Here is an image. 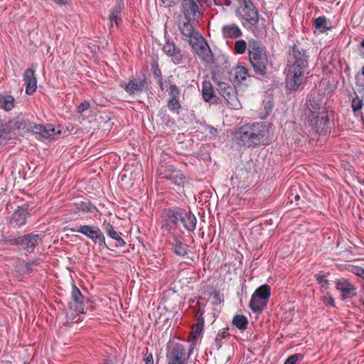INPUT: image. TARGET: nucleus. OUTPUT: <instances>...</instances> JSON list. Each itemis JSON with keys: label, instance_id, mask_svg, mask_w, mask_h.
Wrapping results in <instances>:
<instances>
[{"label": "nucleus", "instance_id": "obj_1", "mask_svg": "<svg viewBox=\"0 0 364 364\" xmlns=\"http://www.w3.org/2000/svg\"><path fill=\"white\" fill-rule=\"evenodd\" d=\"M309 58L307 50L294 44L289 50L286 68V88L289 92L297 91L305 82L309 74Z\"/></svg>", "mask_w": 364, "mask_h": 364}, {"label": "nucleus", "instance_id": "obj_2", "mask_svg": "<svg viewBox=\"0 0 364 364\" xmlns=\"http://www.w3.org/2000/svg\"><path fill=\"white\" fill-rule=\"evenodd\" d=\"M162 228L168 231L175 230L180 224L188 232H193L197 224L196 215L189 208L178 206L164 208L161 212Z\"/></svg>", "mask_w": 364, "mask_h": 364}, {"label": "nucleus", "instance_id": "obj_3", "mask_svg": "<svg viewBox=\"0 0 364 364\" xmlns=\"http://www.w3.org/2000/svg\"><path fill=\"white\" fill-rule=\"evenodd\" d=\"M268 130L262 123L245 124L233 133L238 144L253 147L264 142L267 139Z\"/></svg>", "mask_w": 364, "mask_h": 364}, {"label": "nucleus", "instance_id": "obj_4", "mask_svg": "<svg viewBox=\"0 0 364 364\" xmlns=\"http://www.w3.org/2000/svg\"><path fill=\"white\" fill-rule=\"evenodd\" d=\"M250 48V61L255 73L262 75H265L267 64V56L265 51L257 43H254Z\"/></svg>", "mask_w": 364, "mask_h": 364}, {"label": "nucleus", "instance_id": "obj_5", "mask_svg": "<svg viewBox=\"0 0 364 364\" xmlns=\"http://www.w3.org/2000/svg\"><path fill=\"white\" fill-rule=\"evenodd\" d=\"M191 350L192 348L190 349L187 355L186 348L181 343H173L169 344L166 353L167 364H187Z\"/></svg>", "mask_w": 364, "mask_h": 364}, {"label": "nucleus", "instance_id": "obj_6", "mask_svg": "<svg viewBox=\"0 0 364 364\" xmlns=\"http://www.w3.org/2000/svg\"><path fill=\"white\" fill-rule=\"evenodd\" d=\"M71 232H80L90 239L95 244L105 247L110 250L106 245L105 237L102 230L96 225H80L79 227L71 228Z\"/></svg>", "mask_w": 364, "mask_h": 364}, {"label": "nucleus", "instance_id": "obj_7", "mask_svg": "<svg viewBox=\"0 0 364 364\" xmlns=\"http://www.w3.org/2000/svg\"><path fill=\"white\" fill-rule=\"evenodd\" d=\"M181 11L185 19L199 21L203 16V5L200 0H183Z\"/></svg>", "mask_w": 364, "mask_h": 364}, {"label": "nucleus", "instance_id": "obj_8", "mask_svg": "<svg viewBox=\"0 0 364 364\" xmlns=\"http://www.w3.org/2000/svg\"><path fill=\"white\" fill-rule=\"evenodd\" d=\"M38 139H57L62 134L61 126L56 128L53 124H36L32 132Z\"/></svg>", "mask_w": 364, "mask_h": 364}, {"label": "nucleus", "instance_id": "obj_9", "mask_svg": "<svg viewBox=\"0 0 364 364\" xmlns=\"http://www.w3.org/2000/svg\"><path fill=\"white\" fill-rule=\"evenodd\" d=\"M33 208L27 203H23L21 206H18L10 217V225L16 228L25 225L28 218L30 217V211Z\"/></svg>", "mask_w": 364, "mask_h": 364}, {"label": "nucleus", "instance_id": "obj_10", "mask_svg": "<svg viewBox=\"0 0 364 364\" xmlns=\"http://www.w3.org/2000/svg\"><path fill=\"white\" fill-rule=\"evenodd\" d=\"M189 42L199 57L206 63H213V57L211 50L202 36L194 38V41L190 40Z\"/></svg>", "mask_w": 364, "mask_h": 364}, {"label": "nucleus", "instance_id": "obj_11", "mask_svg": "<svg viewBox=\"0 0 364 364\" xmlns=\"http://www.w3.org/2000/svg\"><path fill=\"white\" fill-rule=\"evenodd\" d=\"M171 238L172 240L170 241L171 251L177 256L187 257L193 262V258L188 256L191 251L189 245L186 243L185 239L178 235H173Z\"/></svg>", "mask_w": 364, "mask_h": 364}, {"label": "nucleus", "instance_id": "obj_12", "mask_svg": "<svg viewBox=\"0 0 364 364\" xmlns=\"http://www.w3.org/2000/svg\"><path fill=\"white\" fill-rule=\"evenodd\" d=\"M129 95H134L143 92L147 87L145 75L142 78L136 77L130 80L128 83L120 85Z\"/></svg>", "mask_w": 364, "mask_h": 364}, {"label": "nucleus", "instance_id": "obj_13", "mask_svg": "<svg viewBox=\"0 0 364 364\" xmlns=\"http://www.w3.org/2000/svg\"><path fill=\"white\" fill-rule=\"evenodd\" d=\"M336 288L341 292L343 300L351 299L357 294V288L346 278L338 279L336 282Z\"/></svg>", "mask_w": 364, "mask_h": 364}, {"label": "nucleus", "instance_id": "obj_14", "mask_svg": "<svg viewBox=\"0 0 364 364\" xmlns=\"http://www.w3.org/2000/svg\"><path fill=\"white\" fill-rule=\"evenodd\" d=\"M44 235L43 233L35 234L34 232H31L24 235H21V246L27 252L31 253L39 245Z\"/></svg>", "mask_w": 364, "mask_h": 364}, {"label": "nucleus", "instance_id": "obj_15", "mask_svg": "<svg viewBox=\"0 0 364 364\" xmlns=\"http://www.w3.org/2000/svg\"><path fill=\"white\" fill-rule=\"evenodd\" d=\"M71 298L72 300L76 304L75 309H76V316H74V313H67V318L70 321H73L75 318L78 316V314H84V300L85 297L82 294L80 289L76 287L75 284L72 285V291H71Z\"/></svg>", "mask_w": 364, "mask_h": 364}, {"label": "nucleus", "instance_id": "obj_16", "mask_svg": "<svg viewBox=\"0 0 364 364\" xmlns=\"http://www.w3.org/2000/svg\"><path fill=\"white\" fill-rule=\"evenodd\" d=\"M163 51L169 57L175 64H180L184 58V54L181 49L178 48L173 41H166L164 45Z\"/></svg>", "mask_w": 364, "mask_h": 364}, {"label": "nucleus", "instance_id": "obj_17", "mask_svg": "<svg viewBox=\"0 0 364 364\" xmlns=\"http://www.w3.org/2000/svg\"><path fill=\"white\" fill-rule=\"evenodd\" d=\"M23 80L26 85V93L28 95H33L37 88V79L33 69L28 68L25 70Z\"/></svg>", "mask_w": 364, "mask_h": 364}, {"label": "nucleus", "instance_id": "obj_18", "mask_svg": "<svg viewBox=\"0 0 364 364\" xmlns=\"http://www.w3.org/2000/svg\"><path fill=\"white\" fill-rule=\"evenodd\" d=\"M164 178L170 181L176 186V191L181 192L184 186L188 183L186 178L181 171L173 170L169 173H166Z\"/></svg>", "mask_w": 364, "mask_h": 364}, {"label": "nucleus", "instance_id": "obj_19", "mask_svg": "<svg viewBox=\"0 0 364 364\" xmlns=\"http://www.w3.org/2000/svg\"><path fill=\"white\" fill-rule=\"evenodd\" d=\"M186 21L183 23H180L178 25L181 33L186 37L190 38V40H193L194 38L199 37L200 35L195 30V25L198 23V21H188V19H185Z\"/></svg>", "mask_w": 364, "mask_h": 364}, {"label": "nucleus", "instance_id": "obj_20", "mask_svg": "<svg viewBox=\"0 0 364 364\" xmlns=\"http://www.w3.org/2000/svg\"><path fill=\"white\" fill-rule=\"evenodd\" d=\"M13 119L16 130H21L24 132H33L36 124L31 122L28 117L22 113L18 114Z\"/></svg>", "mask_w": 364, "mask_h": 364}, {"label": "nucleus", "instance_id": "obj_21", "mask_svg": "<svg viewBox=\"0 0 364 364\" xmlns=\"http://www.w3.org/2000/svg\"><path fill=\"white\" fill-rule=\"evenodd\" d=\"M102 228L107 236L117 242V247H124L126 245V242L122 237V233L117 232L110 223L105 221L102 224Z\"/></svg>", "mask_w": 364, "mask_h": 364}, {"label": "nucleus", "instance_id": "obj_22", "mask_svg": "<svg viewBox=\"0 0 364 364\" xmlns=\"http://www.w3.org/2000/svg\"><path fill=\"white\" fill-rule=\"evenodd\" d=\"M16 131L13 119L0 124V134L4 141L14 137L16 135Z\"/></svg>", "mask_w": 364, "mask_h": 364}, {"label": "nucleus", "instance_id": "obj_23", "mask_svg": "<svg viewBox=\"0 0 364 364\" xmlns=\"http://www.w3.org/2000/svg\"><path fill=\"white\" fill-rule=\"evenodd\" d=\"M306 106L311 113H317L321 109L323 103L321 96L316 92H311L308 96Z\"/></svg>", "mask_w": 364, "mask_h": 364}, {"label": "nucleus", "instance_id": "obj_24", "mask_svg": "<svg viewBox=\"0 0 364 364\" xmlns=\"http://www.w3.org/2000/svg\"><path fill=\"white\" fill-rule=\"evenodd\" d=\"M196 305L198 306V309L196 311L195 314V316L196 317V323L194 325L195 339L196 338L197 336H199L201 333L205 323L204 318L203 317V314L204 313V305L201 306L199 301L196 303Z\"/></svg>", "mask_w": 364, "mask_h": 364}, {"label": "nucleus", "instance_id": "obj_25", "mask_svg": "<svg viewBox=\"0 0 364 364\" xmlns=\"http://www.w3.org/2000/svg\"><path fill=\"white\" fill-rule=\"evenodd\" d=\"M124 9V4L122 1L117 2L115 6L112 8L111 14L109 16L111 26H113V23H115L116 26L118 27L122 23V19L121 14Z\"/></svg>", "mask_w": 364, "mask_h": 364}, {"label": "nucleus", "instance_id": "obj_26", "mask_svg": "<svg viewBox=\"0 0 364 364\" xmlns=\"http://www.w3.org/2000/svg\"><path fill=\"white\" fill-rule=\"evenodd\" d=\"M231 77L230 80L232 82H240L241 81L246 79L247 75V70L243 66H237L230 73Z\"/></svg>", "mask_w": 364, "mask_h": 364}, {"label": "nucleus", "instance_id": "obj_27", "mask_svg": "<svg viewBox=\"0 0 364 364\" xmlns=\"http://www.w3.org/2000/svg\"><path fill=\"white\" fill-rule=\"evenodd\" d=\"M313 26L320 32L323 33L331 28V22L326 16H321L314 19Z\"/></svg>", "mask_w": 364, "mask_h": 364}, {"label": "nucleus", "instance_id": "obj_28", "mask_svg": "<svg viewBox=\"0 0 364 364\" xmlns=\"http://www.w3.org/2000/svg\"><path fill=\"white\" fill-rule=\"evenodd\" d=\"M267 304V302L263 301V299L256 296L255 294H253L249 304V307L255 313H261Z\"/></svg>", "mask_w": 364, "mask_h": 364}, {"label": "nucleus", "instance_id": "obj_29", "mask_svg": "<svg viewBox=\"0 0 364 364\" xmlns=\"http://www.w3.org/2000/svg\"><path fill=\"white\" fill-rule=\"evenodd\" d=\"M15 99L11 95L0 93V109L10 111L14 107Z\"/></svg>", "mask_w": 364, "mask_h": 364}, {"label": "nucleus", "instance_id": "obj_30", "mask_svg": "<svg viewBox=\"0 0 364 364\" xmlns=\"http://www.w3.org/2000/svg\"><path fill=\"white\" fill-rule=\"evenodd\" d=\"M202 95L205 102H210L215 97L211 82L208 81L203 82Z\"/></svg>", "mask_w": 364, "mask_h": 364}, {"label": "nucleus", "instance_id": "obj_31", "mask_svg": "<svg viewBox=\"0 0 364 364\" xmlns=\"http://www.w3.org/2000/svg\"><path fill=\"white\" fill-rule=\"evenodd\" d=\"M256 296L263 299V301L268 302L271 296V288L268 284H263L257 288L253 293Z\"/></svg>", "mask_w": 364, "mask_h": 364}, {"label": "nucleus", "instance_id": "obj_32", "mask_svg": "<svg viewBox=\"0 0 364 364\" xmlns=\"http://www.w3.org/2000/svg\"><path fill=\"white\" fill-rule=\"evenodd\" d=\"M232 324L239 330L244 331L248 324L247 318L245 315H235L232 318Z\"/></svg>", "mask_w": 364, "mask_h": 364}, {"label": "nucleus", "instance_id": "obj_33", "mask_svg": "<svg viewBox=\"0 0 364 364\" xmlns=\"http://www.w3.org/2000/svg\"><path fill=\"white\" fill-rule=\"evenodd\" d=\"M166 106L171 112L176 114H179L181 109L179 98H168Z\"/></svg>", "mask_w": 364, "mask_h": 364}, {"label": "nucleus", "instance_id": "obj_34", "mask_svg": "<svg viewBox=\"0 0 364 364\" xmlns=\"http://www.w3.org/2000/svg\"><path fill=\"white\" fill-rule=\"evenodd\" d=\"M77 208L86 213H95L97 211L95 205L91 203L90 201H82L77 204Z\"/></svg>", "mask_w": 364, "mask_h": 364}, {"label": "nucleus", "instance_id": "obj_35", "mask_svg": "<svg viewBox=\"0 0 364 364\" xmlns=\"http://www.w3.org/2000/svg\"><path fill=\"white\" fill-rule=\"evenodd\" d=\"M346 270L351 272L364 281V269L352 264H347L345 267Z\"/></svg>", "mask_w": 364, "mask_h": 364}, {"label": "nucleus", "instance_id": "obj_36", "mask_svg": "<svg viewBox=\"0 0 364 364\" xmlns=\"http://www.w3.org/2000/svg\"><path fill=\"white\" fill-rule=\"evenodd\" d=\"M247 49V43L244 40H238L235 42L233 51L235 54H243Z\"/></svg>", "mask_w": 364, "mask_h": 364}, {"label": "nucleus", "instance_id": "obj_37", "mask_svg": "<svg viewBox=\"0 0 364 364\" xmlns=\"http://www.w3.org/2000/svg\"><path fill=\"white\" fill-rule=\"evenodd\" d=\"M240 28L235 23L229 25V38H237L242 36Z\"/></svg>", "mask_w": 364, "mask_h": 364}, {"label": "nucleus", "instance_id": "obj_38", "mask_svg": "<svg viewBox=\"0 0 364 364\" xmlns=\"http://www.w3.org/2000/svg\"><path fill=\"white\" fill-rule=\"evenodd\" d=\"M168 94L169 98H179L181 95V90L176 84L170 83V86L168 90Z\"/></svg>", "mask_w": 364, "mask_h": 364}, {"label": "nucleus", "instance_id": "obj_39", "mask_svg": "<svg viewBox=\"0 0 364 364\" xmlns=\"http://www.w3.org/2000/svg\"><path fill=\"white\" fill-rule=\"evenodd\" d=\"M363 106V100L360 99L358 95L352 100V109L354 113L360 110Z\"/></svg>", "mask_w": 364, "mask_h": 364}, {"label": "nucleus", "instance_id": "obj_40", "mask_svg": "<svg viewBox=\"0 0 364 364\" xmlns=\"http://www.w3.org/2000/svg\"><path fill=\"white\" fill-rule=\"evenodd\" d=\"M304 355L301 353H296L289 356L284 364H298V362L302 360Z\"/></svg>", "mask_w": 364, "mask_h": 364}, {"label": "nucleus", "instance_id": "obj_41", "mask_svg": "<svg viewBox=\"0 0 364 364\" xmlns=\"http://www.w3.org/2000/svg\"><path fill=\"white\" fill-rule=\"evenodd\" d=\"M210 296L213 299V303L215 305L220 304L224 301L223 294H220L219 290H215L213 293H211Z\"/></svg>", "mask_w": 364, "mask_h": 364}, {"label": "nucleus", "instance_id": "obj_42", "mask_svg": "<svg viewBox=\"0 0 364 364\" xmlns=\"http://www.w3.org/2000/svg\"><path fill=\"white\" fill-rule=\"evenodd\" d=\"M288 198L290 203H295L296 205H299L298 201L300 200V196L297 193L296 188H291Z\"/></svg>", "mask_w": 364, "mask_h": 364}, {"label": "nucleus", "instance_id": "obj_43", "mask_svg": "<svg viewBox=\"0 0 364 364\" xmlns=\"http://www.w3.org/2000/svg\"><path fill=\"white\" fill-rule=\"evenodd\" d=\"M151 70L154 77L156 79L162 77L161 71L159 68V64L156 62H153L151 66Z\"/></svg>", "mask_w": 364, "mask_h": 364}, {"label": "nucleus", "instance_id": "obj_44", "mask_svg": "<svg viewBox=\"0 0 364 364\" xmlns=\"http://www.w3.org/2000/svg\"><path fill=\"white\" fill-rule=\"evenodd\" d=\"M227 84L223 82H218V91L219 93L225 99V100H228L226 99V95H228L227 90Z\"/></svg>", "mask_w": 364, "mask_h": 364}, {"label": "nucleus", "instance_id": "obj_45", "mask_svg": "<svg viewBox=\"0 0 364 364\" xmlns=\"http://www.w3.org/2000/svg\"><path fill=\"white\" fill-rule=\"evenodd\" d=\"M90 107V104L88 101L85 100L80 105H79L77 107V112L79 114H83L84 112L89 109Z\"/></svg>", "mask_w": 364, "mask_h": 364}, {"label": "nucleus", "instance_id": "obj_46", "mask_svg": "<svg viewBox=\"0 0 364 364\" xmlns=\"http://www.w3.org/2000/svg\"><path fill=\"white\" fill-rule=\"evenodd\" d=\"M226 337L225 336V332L223 331L222 334H218L215 339V346L217 350H219L222 345H223V342H222V340L223 339H225Z\"/></svg>", "mask_w": 364, "mask_h": 364}, {"label": "nucleus", "instance_id": "obj_47", "mask_svg": "<svg viewBox=\"0 0 364 364\" xmlns=\"http://www.w3.org/2000/svg\"><path fill=\"white\" fill-rule=\"evenodd\" d=\"M11 245H16L21 246V236L16 237L15 236L10 235L7 240Z\"/></svg>", "mask_w": 364, "mask_h": 364}, {"label": "nucleus", "instance_id": "obj_48", "mask_svg": "<svg viewBox=\"0 0 364 364\" xmlns=\"http://www.w3.org/2000/svg\"><path fill=\"white\" fill-rule=\"evenodd\" d=\"M231 100H232V102H229V105H230L232 106V107H231L232 109H238L241 107V104L237 100V99L236 97L232 98Z\"/></svg>", "mask_w": 364, "mask_h": 364}, {"label": "nucleus", "instance_id": "obj_49", "mask_svg": "<svg viewBox=\"0 0 364 364\" xmlns=\"http://www.w3.org/2000/svg\"><path fill=\"white\" fill-rule=\"evenodd\" d=\"M38 264V260H31V261H28L26 263V267L29 270H32L33 269V266H36Z\"/></svg>", "mask_w": 364, "mask_h": 364}, {"label": "nucleus", "instance_id": "obj_50", "mask_svg": "<svg viewBox=\"0 0 364 364\" xmlns=\"http://www.w3.org/2000/svg\"><path fill=\"white\" fill-rule=\"evenodd\" d=\"M272 107H273V105L272 104V102L270 101L267 102V103H265L264 105V109L266 110V114H265V117H267V115L269 114V113L271 112L272 109Z\"/></svg>", "mask_w": 364, "mask_h": 364}, {"label": "nucleus", "instance_id": "obj_51", "mask_svg": "<svg viewBox=\"0 0 364 364\" xmlns=\"http://www.w3.org/2000/svg\"><path fill=\"white\" fill-rule=\"evenodd\" d=\"M58 6H67L71 4V0H52Z\"/></svg>", "mask_w": 364, "mask_h": 364}, {"label": "nucleus", "instance_id": "obj_52", "mask_svg": "<svg viewBox=\"0 0 364 364\" xmlns=\"http://www.w3.org/2000/svg\"><path fill=\"white\" fill-rule=\"evenodd\" d=\"M145 364H154V358L152 353L146 355L144 358Z\"/></svg>", "mask_w": 364, "mask_h": 364}, {"label": "nucleus", "instance_id": "obj_53", "mask_svg": "<svg viewBox=\"0 0 364 364\" xmlns=\"http://www.w3.org/2000/svg\"><path fill=\"white\" fill-rule=\"evenodd\" d=\"M328 122V118L327 116H322L316 122H319L320 124H326Z\"/></svg>", "mask_w": 364, "mask_h": 364}, {"label": "nucleus", "instance_id": "obj_54", "mask_svg": "<svg viewBox=\"0 0 364 364\" xmlns=\"http://www.w3.org/2000/svg\"><path fill=\"white\" fill-rule=\"evenodd\" d=\"M215 4L220 6H228V0H214Z\"/></svg>", "mask_w": 364, "mask_h": 364}, {"label": "nucleus", "instance_id": "obj_55", "mask_svg": "<svg viewBox=\"0 0 364 364\" xmlns=\"http://www.w3.org/2000/svg\"><path fill=\"white\" fill-rule=\"evenodd\" d=\"M158 81H157V83L160 87V90L161 91H164V81H163V77H161V78H159L157 79Z\"/></svg>", "mask_w": 364, "mask_h": 364}, {"label": "nucleus", "instance_id": "obj_56", "mask_svg": "<svg viewBox=\"0 0 364 364\" xmlns=\"http://www.w3.org/2000/svg\"><path fill=\"white\" fill-rule=\"evenodd\" d=\"M161 1L166 6H171L174 0H161Z\"/></svg>", "mask_w": 364, "mask_h": 364}, {"label": "nucleus", "instance_id": "obj_57", "mask_svg": "<svg viewBox=\"0 0 364 364\" xmlns=\"http://www.w3.org/2000/svg\"><path fill=\"white\" fill-rule=\"evenodd\" d=\"M101 364H114L113 361L109 358H104Z\"/></svg>", "mask_w": 364, "mask_h": 364}, {"label": "nucleus", "instance_id": "obj_58", "mask_svg": "<svg viewBox=\"0 0 364 364\" xmlns=\"http://www.w3.org/2000/svg\"><path fill=\"white\" fill-rule=\"evenodd\" d=\"M223 33L225 38H227L228 35V26H224L223 27Z\"/></svg>", "mask_w": 364, "mask_h": 364}, {"label": "nucleus", "instance_id": "obj_59", "mask_svg": "<svg viewBox=\"0 0 364 364\" xmlns=\"http://www.w3.org/2000/svg\"><path fill=\"white\" fill-rule=\"evenodd\" d=\"M317 280H318V283H322L323 282H326V280L324 279V277H323V276L318 277L317 278Z\"/></svg>", "mask_w": 364, "mask_h": 364}, {"label": "nucleus", "instance_id": "obj_60", "mask_svg": "<svg viewBox=\"0 0 364 364\" xmlns=\"http://www.w3.org/2000/svg\"><path fill=\"white\" fill-rule=\"evenodd\" d=\"M4 142L1 135L0 134V145Z\"/></svg>", "mask_w": 364, "mask_h": 364}, {"label": "nucleus", "instance_id": "obj_61", "mask_svg": "<svg viewBox=\"0 0 364 364\" xmlns=\"http://www.w3.org/2000/svg\"><path fill=\"white\" fill-rule=\"evenodd\" d=\"M220 278H221V277H220L218 278V281L217 282V286H219V283H220V282L221 281V279H220Z\"/></svg>", "mask_w": 364, "mask_h": 364}, {"label": "nucleus", "instance_id": "obj_62", "mask_svg": "<svg viewBox=\"0 0 364 364\" xmlns=\"http://www.w3.org/2000/svg\"><path fill=\"white\" fill-rule=\"evenodd\" d=\"M361 46L364 48V39L360 43Z\"/></svg>", "mask_w": 364, "mask_h": 364}]
</instances>
